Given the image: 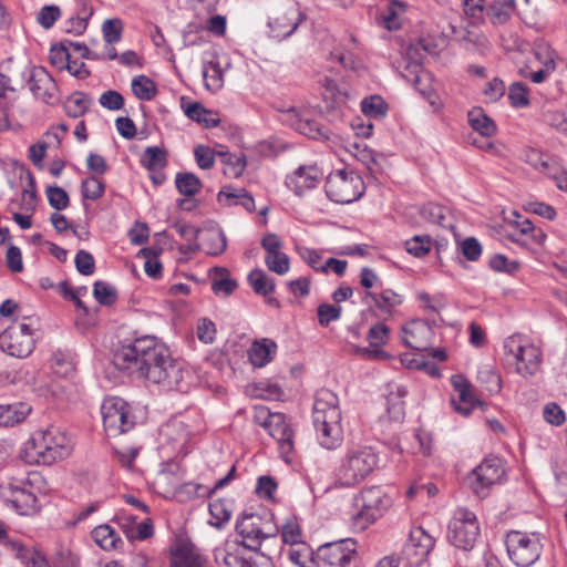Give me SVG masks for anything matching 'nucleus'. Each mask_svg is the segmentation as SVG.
<instances>
[{"label":"nucleus","mask_w":567,"mask_h":567,"mask_svg":"<svg viewBox=\"0 0 567 567\" xmlns=\"http://www.w3.org/2000/svg\"><path fill=\"white\" fill-rule=\"evenodd\" d=\"M118 370L136 371L140 378L165 391L181 390L184 380L182 362L172 357L165 343L153 336H143L122 344L113 357Z\"/></svg>","instance_id":"obj_1"},{"label":"nucleus","mask_w":567,"mask_h":567,"mask_svg":"<svg viewBox=\"0 0 567 567\" xmlns=\"http://www.w3.org/2000/svg\"><path fill=\"white\" fill-rule=\"evenodd\" d=\"M339 399L329 389H320L315 396L312 422L322 447L334 450L343 441Z\"/></svg>","instance_id":"obj_2"},{"label":"nucleus","mask_w":567,"mask_h":567,"mask_svg":"<svg viewBox=\"0 0 567 567\" xmlns=\"http://www.w3.org/2000/svg\"><path fill=\"white\" fill-rule=\"evenodd\" d=\"M379 456L370 446L348 449L337 468V478L342 486L351 487L365 480L377 467Z\"/></svg>","instance_id":"obj_3"},{"label":"nucleus","mask_w":567,"mask_h":567,"mask_svg":"<svg viewBox=\"0 0 567 567\" xmlns=\"http://www.w3.org/2000/svg\"><path fill=\"white\" fill-rule=\"evenodd\" d=\"M504 350L513 357L515 371L523 378H530L540 370L543 351L528 337L520 333L509 336L504 341Z\"/></svg>","instance_id":"obj_4"},{"label":"nucleus","mask_w":567,"mask_h":567,"mask_svg":"<svg viewBox=\"0 0 567 567\" xmlns=\"http://www.w3.org/2000/svg\"><path fill=\"white\" fill-rule=\"evenodd\" d=\"M29 444L39 461L48 464L65 458L72 449L70 439L54 426L34 432Z\"/></svg>","instance_id":"obj_5"},{"label":"nucleus","mask_w":567,"mask_h":567,"mask_svg":"<svg viewBox=\"0 0 567 567\" xmlns=\"http://www.w3.org/2000/svg\"><path fill=\"white\" fill-rule=\"evenodd\" d=\"M324 189L330 200L337 204H350L363 195L364 183L353 171L339 169L327 177Z\"/></svg>","instance_id":"obj_6"},{"label":"nucleus","mask_w":567,"mask_h":567,"mask_svg":"<svg viewBox=\"0 0 567 567\" xmlns=\"http://www.w3.org/2000/svg\"><path fill=\"white\" fill-rule=\"evenodd\" d=\"M390 506L391 498L381 487H367L354 498V507L358 509L353 515L354 522L363 529L381 517Z\"/></svg>","instance_id":"obj_7"},{"label":"nucleus","mask_w":567,"mask_h":567,"mask_svg":"<svg viewBox=\"0 0 567 567\" xmlns=\"http://www.w3.org/2000/svg\"><path fill=\"white\" fill-rule=\"evenodd\" d=\"M506 549L511 560L517 567H530L540 557L543 545L535 535L511 530L506 535Z\"/></svg>","instance_id":"obj_8"},{"label":"nucleus","mask_w":567,"mask_h":567,"mask_svg":"<svg viewBox=\"0 0 567 567\" xmlns=\"http://www.w3.org/2000/svg\"><path fill=\"white\" fill-rule=\"evenodd\" d=\"M104 430L109 435L116 436L131 431L135 424L132 408L121 398H107L101 406Z\"/></svg>","instance_id":"obj_9"},{"label":"nucleus","mask_w":567,"mask_h":567,"mask_svg":"<svg viewBox=\"0 0 567 567\" xmlns=\"http://www.w3.org/2000/svg\"><path fill=\"white\" fill-rule=\"evenodd\" d=\"M480 536L476 515L467 508H458L449 524L447 538L456 548L471 550Z\"/></svg>","instance_id":"obj_10"},{"label":"nucleus","mask_w":567,"mask_h":567,"mask_svg":"<svg viewBox=\"0 0 567 567\" xmlns=\"http://www.w3.org/2000/svg\"><path fill=\"white\" fill-rule=\"evenodd\" d=\"M505 474L502 461L498 457L491 456L484 458L468 475L467 484L473 493L485 498L489 494L493 485L501 482Z\"/></svg>","instance_id":"obj_11"},{"label":"nucleus","mask_w":567,"mask_h":567,"mask_svg":"<svg viewBox=\"0 0 567 567\" xmlns=\"http://www.w3.org/2000/svg\"><path fill=\"white\" fill-rule=\"evenodd\" d=\"M0 348L16 358H25L34 349L33 330L30 324L14 322L0 333Z\"/></svg>","instance_id":"obj_12"},{"label":"nucleus","mask_w":567,"mask_h":567,"mask_svg":"<svg viewBox=\"0 0 567 567\" xmlns=\"http://www.w3.org/2000/svg\"><path fill=\"white\" fill-rule=\"evenodd\" d=\"M357 556V543L344 538L327 543L317 549V567H350Z\"/></svg>","instance_id":"obj_13"},{"label":"nucleus","mask_w":567,"mask_h":567,"mask_svg":"<svg viewBox=\"0 0 567 567\" xmlns=\"http://www.w3.org/2000/svg\"><path fill=\"white\" fill-rule=\"evenodd\" d=\"M305 19L306 14L298 4L278 8L274 11L272 16L269 17L267 23L269 37L278 41L287 39L295 33Z\"/></svg>","instance_id":"obj_14"},{"label":"nucleus","mask_w":567,"mask_h":567,"mask_svg":"<svg viewBox=\"0 0 567 567\" xmlns=\"http://www.w3.org/2000/svg\"><path fill=\"white\" fill-rule=\"evenodd\" d=\"M0 496L21 515H30L37 508V496L20 480L9 478L0 484Z\"/></svg>","instance_id":"obj_15"},{"label":"nucleus","mask_w":567,"mask_h":567,"mask_svg":"<svg viewBox=\"0 0 567 567\" xmlns=\"http://www.w3.org/2000/svg\"><path fill=\"white\" fill-rule=\"evenodd\" d=\"M215 560L226 567H274L271 557L266 554L248 555L239 545L215 551Z\"/></svg>","instance_id":"obj_16"},{"label":"nucleus","mask_w":567,"mask_h":567,"mask_svg":"<svg viewBox=\"0 0 567 567\" xmlns=\"http://www.w3.org/2000/svg\"><path fill=\"white\" fill-rule=\"evenodd\" d=\"M434 545L435 540L430 534L422 527H414L410 532L402 554L411 567H420L427 560Z\"/></svg>","instance_id":"obj_17"},{"label":"nucleus","mask_w":567,"mask_h":567,"mask_svg":"<svg viewBox=\"0 0 567 567\" xmlns=\"http://www.w3.org/2000/svg\"><path fill=\"white\" fill-rule=\"evenodd\" d=\"M207 559L186 537L178 536L169 548V567H206Z\"/></svg>","instance_id":"obj_18"},{"label":"nucleus","mask_w":567,"mask_h":567,"mask_svg":"<svg viewBox=\"0 0 567 567\" xmlns=\"http://www.w3.org/2000/svg\"><path fill=\"white\" fill-rule=\"evenodd\" d=\"M282 121L300 134L310 138L327 137L322 126L310 117V111L295 106L281 111Z\"/></svg>","instance_id":"obj_19"},{"label":"nucleus","mask_w":567,"mask_h":567,"mask_svg":"<svg viewBox=\"0 0 567 567\" xmlns=\"http://www.w3.org/2000/svg\"><path fill=\"white\" fill-rule=\"evenodd\" d=\"M28 85L33 95L45 103L56 100L58 86L54 79L42 66H30Z\"/></svg>","instance_id":"obj_20"},{"label":"nucleus","mask_w":567,"mask_h":567,"mask_svg":"<svg viewBox=\"0 0 567 567\" xmlns=\"http://www.w3.org/2000/svg\"><path fill=\"white\" fill-rule=\"evenodd\" d=\"M265 430L277 441L281 456L287 460L293 451V431L286 415L274 413V416L266 422Z\"/></svg>","instance_id":"obj_21"},{"label":"nucleus","mask_w":567,"mask_h":567,"mask_svg":"<svg viewBox=\"0 0 567 567\" xmlns=\"http://www.w3.org/2000/svg\"><path fill=\"white\" fill-rule=\"evenodd\" d=\"M323 177L321 168L316 164L301 165L286 178V185L298 196L315 188Z\"/></svg>","instance_id":"obj_22"},{"label":"nucleus","mask_w":567,"mask_h":567,"mask_svg":"<svg viewBox=\"0 0 567 567\" xmlns=\"http://www.w3.org/2000/svg\"><path fill=\"white\" fill-rule=\"evenodd\" d=\"M451 384L458 398L452 399L451 403L455 411L460 414L467 416L476 405L483 404L473 393V388L470 381L461 374H454L451 377Z\"/></svg>","instance_id":"obj_23"},{"label":"nucleus","mask_w":567,"mask_h":567,"mask_svg":"<svg viewBox=\"0 0 567 567\" xmlns=\"http://www.w3.org/2000/svg\"><path fill=\"white\" fill-rule=\"evenodd\" d=\"M262 518L257 514H243L236 523V532L243 537L239 545L245 549L257 550L260 547Z\"/></svg>","instance_id":"obj_24"},{"label":"nucleus","mask_w":567,"mask_h":567,"mask_svg":"<svg viewBox=\"0 0 567 567\" xmlns=\"http://www.w3.org/2000/svg\"><path fill=\"white\" fill-rule=\"evenodd\" d=\"M403 343L416 351H426L430 348L432 329L422 320H413L403 327Z\"/></svg>","instance_id":"obj_25"},{"label":"nucleus","mask_w":567,"mask_h":567,"mask_svg":"<svg viewBox=\"0 0 567 567\" xmlns=\"http://www.w3.org/2000/svg\"><path fill=\"white\" fill-rule=\"evenodd\" d=\"M389 327L382 322L373 324L367 334L369 347L359 348L358 352L369 359H385L388 354L382 350V347L389 340Z\"/></svg>","instance_id":"obj_26"},{"label":"nucleus","mask_w":567,"mask_h":567,"mask_svg":"<svg viewBox=\"0 0 567 567\" xmlns=\"http://www.w3.org/2000/svg\"><path fill=\"white\" fill-rule=\"evenodd\" d=\"M236 467L231 466L226 476L218 480L214 487L209 488L206 485L188 482L183 484L178 489V496L184 501L194 499L198 497H210L217 489L224 488L227 486L235 477Z\"/></svg>","instance_id":"obj_27"},{"label":"nucleus","mask_w":567,"mask_h":567,"mask_svg":"<svg viewBox=\"0 0 567 567\" xmlns=\"http://www.w3.org/2000/svg\"><path fill=\"white\" fill-rule=\"evenodd\" d=\"M31 411V405L25 402L0 404V427H13L21 424Z\"/></svg>","instance_id":"obj_28"},{"label":"nucleus","mask_w":567,"mask_h":567,"mask_svg":"<svg viewBox=\"0 0 567 567\" xmlns=\"http://www.w3.org/2000/svg\"><path fill=\"white\" fill-rule=\"evenodd\" d=\"M0 72V86L3 91L14 92L28 84L29 66L3 65Z\"/></svg>","instance_id":"obj_29"},{"label":"nucleus","mask_w":567,"mask_h":567,"mask_svg":"<svg viewBox=\"0 0 567 567\" xmlns=\"http://www.w3.org/2000/svg\"><path fill=\"white\" fill-rule=\"evenodd\" d=\"M277 344L269 339H261L252 342L248 350V359L256 368H262L268 364L276 354Z\"/></svg>","instance_id":"obj_30"},{"label":"nucleus","mask_w":567,"mask_h":567,"mask_svg":"<svg viewBox=\"0 0 567 567\" xmlns=\"http://www.w3.org/2000/svg\"><path fill=\"white\" fill-rule=\"evenodd\" d=\"M225 69L215 54L213 59L204 60L203 79L208 91L217 92L224 86Z\"/></svg>","instance_id":"obj_31"},{"label":"nucleus","mask_w":567,"mask_h":567,"mask_svg":"<svg viewBox=\"0 0 567 567\" xmlns=\"http://www.w3.org/2000/svg\"><path fill=\"white\" fill-rule=\"evenodd\" d=\"M209 525L221 529L231 518L234 502L229 498H217L209 503Z\"/></svg>","instance_id":"obj_32"},{"label":"nucleus","mask_w":567,"mask_h":567,"mask_svg":"<svg viewBox=\"0 0 567 567\" xmlns=\"http://www.w3.org/2000/svg\"><path fill=\"white\" fill-rule=\"evenodd\" d=\"M212 290L217 296L228 297L238 287V282L230 278V272L225 267H214L210 270Z\"/></svg>","instance_id":"obj_33"},{"label":"nucleus","mask_w":567,"mask_h":567,"mask_svg":"<svg viewBox=\"0 0 567 567\" xmlns=\"http://www.w3.org/2000/svg\"><path fill=\"white\" fill-rule=\"evenodd\" d=\"M183 109L188 118L203 124L207 128L216 127L220 122L217 112L206 109L199 102L188 103L183 105Z\"/></svg>","instance_id":"obj_34"},{"label":"nucleus","mask_w":567,"mask_h":567,"mask_svg":"<svg viewBox=\"0 0 567 567\" xmlns=\"http://www.w3.org/2000/svg\"><path fill=\"white\" fill-rule=\"evenodd\" d=\"M218 202L223 205H240L247 212L255 210V200L252 196L244 188L233 189L230 187L223 188L218 193Z\"/></svg>","instance_id":"obj_35"},{"label":"nucleus","mask_w":567,"mask_h":567,"mask_svg":"<svg viewBox=\"0 0 567 567\" xmlns=\"http://www.w3.org/2000/svg\"><path fill=\"white\" fill-rule=\"evenodd\" d=\"M91 536L95 544L104 550L116 549L122 539L109 524L99 525L93 528Z\"/></svg>","instance_id":"obj_36"},{"label":"nucleus","mask_w":567,"mask_h":567,"mask_svg":"<svg viewBox=\"0 0 567 567\" xmlns=\"http://www.w3.org/2000/svg\"><path fill=\"white\" fill-rule=\"evenodd\" d=\"M468 123L471 127L482 137H491L496 134V125L482 109H474L468 112Z\"/></svg>","instance_id":"obj_37"},{"label":"nucleus","mask_w":567,"mask_h":567,"mask_svg":"<svg viewBox=\"0 0 567 567\" xmlns=\"http://www.w3.org/2000/svg\"><path fill=\"white\" fill-rule=\"evenodd\" d=\"M516 10V0H494L487 8V16L494 24L505 23Z\"/></svg>","instance_id":"obj_38"},{"label":"nucleus","mask_w":567,"mask_h":567,"mask_svg":"<svg viewBox=\"0 0 567 567\" xmlns=\"http://www.w3.org/2000/svg\"><path fill=\"white\" fill-rule=\"evenodd\" d=\"M367 298H370L378 309L389 315L403 301L402 296L391 289H384L381 293L367 292Z\"/></svg>","instance_id":"obj_39"},{"label":"nucleus","mask_w":567,"mask_h":567,"mask_svg":"<svg viewBox=\"0 0 567 567\" xmlns=\"http://www.w3.org/2000/svg\"><path fill=\"white\" fill-rule=\"evenodd\" d=\"M247 280L257 295L267 297L275 291V279L268 277L267 274L261 269L251 270L247 277Z\"/></svg>","instance_id":"obj_40"},{"label":"nucleus","mask_w":567,"mask_h":567,"mask_svg":"<svg viewBox=\"0 0 567 567\" xmlns=\"http://www.w3.org/2000/svg\"><path fill=\"white\" fill-rule=\"evenodd\" d=\"M51 368L59 377H70L75 371L73 354L70 351L56 350L52 354Z\"/></svg>","instance_id":"obj_41"},{"label":"nucleus","mask_w":567,"mask_h":567,"mask_svg":"<svg viewBox=\"0 0 567 567\" xmlns=\"http://www.w3.org/2000/svg\"><path fill=\"white\" fill-rule=\"evenodd\" d=\"M288 558L297 567H316L317 556L306 543L293 545L288 550Z\"/></svg>","instance_id":"obj_42"},{"label":"nucleus","mask_w":567,"mask_h":567,"mask_svg":"<svg viewBox=\"0 0 567 567\" xmlns=\"http://www.w3.org/2000/svg\"><path fill=\"white\" fill-rule=\"evenodd\" d=\"M422 225L444 226L445 210L441 205L427 203L416 208Z\"/></svg>","instance_id":"obj_43"},{"label":"nucleus","mask_w":567,"mask_h":567,"mask_svg":"<svg viewBox=\"0 0 567 567\" xmlns=\"http://www.w3.org/2000/svg\"><path fill=\"white\" fill-rule=\"evenodd\" d=\"M175 185L178 193L186 197H194L203 186L202 181L195 174L188 172L177 173Z\"/></svg>","instance_id":"obj_44"},{"label":"nucleus","mask_w":567,"mask_h":567,"mask_svg":"<svg viewBox=\"0 0 567 567\" xmlns=\"http://www.w3.org/2000/svg\"><path fill=\"white\" fill-rule=\"evenodd\" d=\"M405 3L399 0H390L380 22L386 30L394 31L401 28L399 16L405 11Z\"/></svg>","instance_id":"obj_45"},{"label":"nucleus","mask_w":567,"mask_h":567,"mask_svg":"<svg viewBox=\"0 0 567 567\" xmlns=\"http://www.w3.org/2000/svg\"><path fill=\"white\" fill-rule=\"evenodd\" d=\"M131 86L133 94L141 101H151L157 93L154 81L143 74L133 78Z\"/></svg>","instance_id":"obj_46"},{"label":"nucleus","mask_w":567,"mask_h":567,"mask_svg":"<svg viewBox=\"0 0 567 567\" xmlns=\"http://www.w3.org/2000/svg\"><path fill=\"white\" fill-rule=\"evenodd\" d=\"M141 164L147 171L163 169L167 164L166 154L157 146H148L142 154Z\"/></svg>","instance_id":"obj_47"},{"label":"nucleus","mask_w":567,"mask_h":567,"mask_svg":"<svg viewBox=\"0 0 567 567\" xmlns=\"http://www.w3.org/2000/svg\"><path fill=\"white\" fill-rule=\"evenodd\" d=\"M361 111L369 117L381 118L388 112V104L380 95H371L362 100Z\"/></svg>","instance_id":"obj_48"},{"label":"nucleus","mask_w":567,"mask_h":567,"mask_svg":"<svg viewBox=\"0 0 567 567\" xmlns=\"http://www.w3.org/2000/svg\"><path fill=\"white\" fill-rule=\"evenodd\" d=\"M161 252V249L156 248H143L140 254L146 259L144 264L145 274L153 278L158 279L162 277V264L158 261L157 257Z\"/></svg>","instance_id":"obj_49"},{"label":"nucleus","mask_w":567,"mask_h":567,"mask_svg":"<svg viewBox=\"0 0 567 567\" xmlns=\"http://www.w3.org/2000/svg\"><path fill=\"white\" fill-rule=\"evenodd\" d=\"M205 250L210 256H218L223 254L227 247V239L223 230H209L206 234Z\"/></svg>","instance_id":"obj_50"},{"label":"nucleus","mask_w":567,"mask_h":567,"mask_svg":"<svg viewBox=\"0 0 567 567\" xmlns=\"http://www.w3.org/2000/svg\"><path fill=\"white\" fill-rule=\"evenodd\" d=\"M90 97L81 92L73 93L65 103V112L71 117L82 116L89 109Z\"/></svg>","instance_id":"obj_51"},{"label":"nucleus","mask_w":567,"mask_h":567,"mask_svg":"<svg viewBox=\"0 0 567 567\" xmlns=\"http://www.w3.org/2000/svg\"><path fill=\"white\" fill-rule=\"evenodd\" d=\"M93 296L102 306H112L117 300L116 289L112 285L101 280L93 285Z\"/></svg>","instance_id":"obj_52"},{"label":"nucleus","mask_w":567,"mask_h":567,"mask_svg":"<svg viewBox=\"0 0 567 567\" xmlns=\"http://www.w3.org/2000/svg\"><path fill=\"white\" fill-rule=\"evenodd\" d=\"M301 538V528L298 523L297 517L290 516L288 517L282 527H281V540L285 544H290L291 546L298 545L302 543Z\"/></svg>","instance_id":"obj_53"},{"label":"nucleus","mask_w":567,"mask_h":567,"mask_svg":"<svg viewBox=\"0 0 567 567\" xmlns=\"http://www.w3.org/2000/svg\"><path fill=\"white\" fill-rule=\"evenodd\" d=\"M432 240L429 235H416L405 241L406 251L414 257H423L431 250Z\"/></svg>","instance_id":"obj_54"},{"label":"nucleus","mask_w":567,"mask_h":567,"mask_svg":"<svg viewBox=\"0 0 567 567\" xmlns=\"http://www.w3.org/2000/svg\"><path fill=\"white\" fill-rule=\"evenodd\" d=\"M62 12L59 6H43L37 14V22L45 30L51 29L61 18Z\"/></svg>","instance_id":"obj_55"},{"label":"nucleus","mask_w":567,"mask_h":567,"mask_svg":"<svg viewBox=\"0 0 567 567\" xmlns=\"http://www.w3.org/2000/svg\"><path fill=\"white\" fill-rule=\"evenodd\" d=\"M265 264L270 271L277 275H285L290 268L289 257L282 251L266 255Z\"/></svg>","instance_id":"obj_56"},{"label":"nucleus","mask_w":567,"mask_h":567,"mask_svg":"<svg viewBox=\"0 0 567 567\" xmlns=\"http://www.w3.org/2000/svg\"><path fill=\"white\" fill-rule=\"evenodd\" d=\"M45 194L51 207L56 210H63L70 205V197L68 193L60 186H48Z\"/></svg>","instance_id":"obj_57"},{"label":"nucleus","mask_w":567,"mask_h":567,"mask_svg":"<svg viewBox=\"0 0 567 567\" xmlns=\"http://www.w3.org/2000/svg\"><path fill=\"white\" fill-rule=\"evenodd\" d=\"M123 22L121 19H107L102 24L104 41L107 44H114L121 40Z\"/></svg>","instance_id":"obj_58"},{"label":"nucleus","mask_w":567,"mask_h":567,"mask_svg":"<svg viewBox=\"0 0 567 567\" xmlns=\"http://www.w3.org/2000/svg\"><path fill=\"white\" fill-rule=\"evenodd\" d=\"M81 188L84 199L96 200L103 196L105 186L99 178L91 176L82 181Z\"/></svg>","instance_id":"obj_59"},{"label":"nucleus","mask_w":567,"mask_h":567,"mask_svg":"<svg viewBox=\"0 0 567 567\" xmlns=\"http://www.w3.org/2000/svg\"><path fill=\"white\" fill-rule=\"evenodd\" d=\"M508 99L514 107H524L529 104L528 89L522 82H514L508 90Z\"/></svg>","instance_id":"obj_60"},{"label":"nucleus","mask_w":567,"mask_h":567,"mask_svg":"<svg viewBox=\"0 0 567 567\" xmlns=\"http://www.w3.org/2000/svg\"><path fill=\"white\" fill-rule=\"evenodd\" d=\"M341 313L342 308L340 306L329 303H321L317 309L318 321L322 327H328L330 322L339 320Z\"/></svg>","instance_id":"obj_61"},{"label":"nucleus","mask_w":567,"mask_h":567,"mask_svg":"<svg viewBox=\"0 0 567 567\" xmlns=\"http://www.w3.org/2000/svg\"><path fill=\"white\" fill-rule=\"evenodd\" d=\"M76 270L83 276H91L95 270V261L91 252L86 250H79L75 255Z\"/></svg>","instance_id":"obj_62"},{"label":"nucleus","mask_w":567,"mask_h":567,"mask_svg":"<svg viewBox=\"0 0 567 567\" xmlns=\"http://www.w3.org/2000/svg\"><path fill=\"white\" fill-rule=\"evenodd\" d=\"M70 58L71 55L69 50L62 43L59 45H53L50 50V62L60 71L65 69V64L71 61Z\"/></svg>","instance_id":"obj_63"},{"label":"nucleus","mask_w":567,"mask_h":567,"mask_svg":"<svg viewBox=\"0 0 567 567\" xmlns=\"http://www.w3.org/2000/svg\"><path fill=\"white\" fill-rule=\"evenodd\" d=\"M194 156L197 165L203 169H209L215 164V153L208 146L197 145L194 150Z\"/></svg>","instance_id":"obj_64"}]
</instances>
